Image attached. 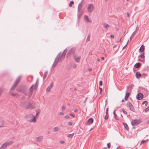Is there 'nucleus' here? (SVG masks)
I'll use <instances>...</instances> for the list:
<instances>
[{"label": "nucleus", "instance_id": "nucleus-24", "mask_svg": "<svg viewBox=\"0 0 149 149\" xmlns=\"http://www.w3.org/2000/svg\"><path fill=\"white\" fill-rule=\"evenodd\" d=\"M123 124L124 125L125 129L127 130H128L129 128L127 124L126 123H123Z\"/></svg>", "mask_w": 149, "mask_h": 149}, {"label": "nucleus", "instance_id": "nucleus-32", "mask_svg": "<svg viewBox=\"0 0 149 149\" xmlns=\"http://www.w3.org/2000/svg\"><path fill=\"white\" fill-rule=\"evenodd\" d=\"M137 31V30L136 29V30L131 35V36L132 37H133L136 34Z\"/></svg>", "mask_w": 149, "mask_h": 149}, {"label": "nucleus", "instance_id": "nucleus-29", "mask_svg": "<svg viewBox=\"0 0 149 149\" xmlns=\"http://www.w3.org/2000/svg\"><path fill=\"white\" fill-rule=\"evenodd\" d=\"M3 121L2 120H0V127L3 126Z\"/></svg>", "mask_w": 149, "mask_h": 149}, {"label": "nucleus", "instance_id": "nucleus-63", "mask_svg": "<svg viewBox=\"0 0 149 149\" xmlns=\"http://www.w3.org/2000/svg\"><path fill=\"white\" fill-rule=\"evenodd\" d=\"M102 149H107V147H104L102 148Z\"/></svg>", "mask_w": 149, "mask_h": 149}, {"label": "nucleus", "instance_id": "nucleus-37", "mask_svg": "<svg viewBox=\"0 0 149 149\" xmlns=\"http://www.w3.org/2000/svg\"><path fill=\"white\" fill-rule=\"evenodd\" d=\"M33 115L32 114H29L26 115V117L27 118L29 117H33Z\"/></svg>", "mask_w": 149, "mask_h": 149}, {"label": "nucleus", "instance_id": "nucleus-36", "mask_svg": "<svg viewBox=\"0 0 149 149\" xmlns=\"http://www.w3.org/2000/svg\"><path fill=\"white\" fill-rule=\"evenodd\" d=\"M90 40V36L89 35H88L87 38L86 39V41H88Z\"/></svg>", "mask_w": 149, "mask_h": 149}, {"label": "nucleus", "instance_id": "nucleus-4", "mask_svg": "<svg viewBox=\"0 0 149 149\" xmlns=\"http://www.w3.org/2000/svg\"><path fill=\"white\" fill-rule=\"evenodd\" d=\"M21 78L22 77L21 76H19L18 77L11 88L10 90H13L15 89L18 83L20 82Z\"/></svg>", "mask_w": 149, "mask_h": 149}, {"label": "nucleus", "instance_id": "nucleus-5", "mask_svg": "<svg viewBox=\"0 0 149 149\" xmlns=\"http://www.w3.org/2000/svg\"><path fill=\"white\" fill-rule=\"evenodd\" d=\"M35 107L34 105L32 102H29L27 105L25 106V108L26 109H32Z\"/></svg>", "mask_w": 149, "mask_h": 149}, {"label": "nucleus", "instance_id": "nucleus-18", "mask_svg": "<svg viewBox=\"0 0 149 149\" xmlns=\"http://www.w3.org/2000/svg\"><path fill=\"white\" fill-rule=\"evenodd\" d=\"M102 24L104 26V28L107 29H108L109 27H110V26L107 24L104 23H103Z\"/></svg>", "mask_w": 149, "mask_h": 149}, {"label": "nucleus", "instance_id": "nucleus-20", "mask_svg": "<svg viewBox=\"0 0 149 149\" xmlns=\"http://www.w3.org/2000/svg\"><path fill=\"white\" fill-rule=\"evenodd\" d=\"M43 139V137L42 136H39L37 138L36 140L38 142H40Z\"/></svg>", "mask_w": 149, "mask_h": 149}, {"label": "nucleus", "instance_id": "nucleus-61", "mask_svg": "<svg viewBox=\"0 0 149 149\" xmlns=\"http://www.w3.org/2000/svg\"><path fill=\"white\" fill-rule=\"evenodd\" d=\"M39 112H38V113H37L36 114V116H38V113H39Z\"/></svg>", "mask_w": 149, "mask_h": 149}, {"label": "nucleus", "instance_id": "nucleus-57", "mask_svg": "<svg viewBox=\"0 0 149 149\" xmlns=\"http://www.w3.org/2000/svg\"><path fill=\"white\" fill-rule=\"evenodd\" d=\"M133 38V37H132L131 36L130 37V41L132 39V38Z\"/></svg>", "mask_w": 149, "mask_h": 149}, {"label": "nucleus", "instance_id": "nucleus-17", "mask_svg": "<svg viewBox=\"0 0 149 149\" xmlns=\"http://www.w3.org/2000/svg\"><path fill=\"white\" fill-rule=\"evenodd\" d=\"M27 120L29 121L30 122H33L34 123L36 121V116H34L33 118L31 120H28L27 119Z\"/></svg>", "mask_w": 149, "mask_h": 149}, {"label": "nucleus", "instance_id": "nucleus-51", "mask_svg": "<svg viewBox=\"0 0 149 149\" xmlns=\"http://www.w3.org/2000/svg\"><path fill=\"white\" fill-rule=\"evenodd\" d=\"M128 41H129V40H128L127 42V44H126V45H125L124 46V47H123V49L125 48L126 47V46H127V44H128Z\"/></svg>", "mask_w": 149, "mask_h": 149}, {"label": "nucleus", "instance_id": "nucleus-31", "mask_svg": "<svg viewBox=\"0 0 149 149\" xmlns=\"http://www.w3.org/2000/svg\"><path fill=\"white\" fill-rule=\"evenodd\" d=\"M74 135V134H73V133L69 134L68 136V137L69 138H71L73 137Z\"/></svg>", "mask_w": 149, "mask_h": 149}, {"label": "nucleus", "instance_id": "nucleus-54", "mask_svg": "<svg viewBox=\"0 0 149 149\" xmlns=\"http://www.w3.org/2000/svg\"><path fill=\"white\" fill-rule=\"evenodd\" d=\"M74 111L75 112V113H77V112L78 111V109H75L74 110Z\"/></svg>", "mask_w": 149, "mask_h": 149}, {"label": "nucleus", "instance_id": "nucleus-9", "mask_svg": "<svg viewBox=\"0 0 149 149\" xmlns=\"http://www.w3.org/2000/svg\"><path fill=\"white\" fill-rule=\"evenodd\" d=\"M73 56L74 59L76 62L78 63L79 62L81 58V56H77L76 54H74Z\"/></svg>", "mask_w": 149, "mask_h": 149}, {"label": "nucleus", "instance_id": "nucleus-23", "mask_svg": "<svg viewBox=\"0 0 149 149\" xmlns=\"http://www.w3.org/2000/svg\"><path fill=\"white\" fill-rule=\"evenodd\" d=\"M115 110L113 112L114 116V118L117 120H119V118H118V117L117 116V115L115 113Z\"/></svg>", "mask_w": 149, "mask_h": 149}, {"label": "nucleus", "instance_id": "nucleus-52", "mask_svg": "<svg viewBox=\"0 0 149 149\" xmlns=\"http://www.w3.org/2000/svg\"><path fill=\"white\" fill-rule=\"evenodd\" d=\"M61 109L63 111L65 110V108L63 106H62Z\"/></svg>", "mask_w": 149, "mask_h": 149}, {"label": "nucleus", "instance_id": "nucleus-8", "mask_svg": "<svg viewBox=\"0 0 149 149\" xmlns=\"http://www.w3.org/2000/svg\"><path fill=\"white\" fill-rule=\"evenodd\" d=\"M75 48L74 47L72 48L68 52L67 56H69L72 54H73L75 52Z\"/></svg>", "mask_w": 149, "mask_h": 149}, {"label": "nucleus", "instance_id": "nucleus-15", "mask_svg": "<svg viewBox=\"0 0 149 149\" xmlns=\"http://www.w3.org/2000/svg\"><path fill=\"white\" fill-rule=\"evenodd\" d=\"M135 75L136 78L139 79L141 77V75L140 72L138 71L136 72Z\"/></svg>", "mask_w": 149, "mask_h": 149}, {"label": "nucleus", "instance_id": "nucleus-42", "mask_svg": "<svg viewBox=\"0 0 149 149\" xmlns=\"http://www.w3.org/2000/svg\"><path fill=\"white\" fill-rule=\"evenodd\" d=\"M11 94L13 96H15L16 95H17V94L14 93H11Z\"/></svg>", "mask_w": 149, "mask_h": 149}, {"label": "nucleus", "instance_id": "nucleus-1", "mask_svg": "<svg viewBox=\"0 0 149 149\" xmlns=\"http://www.w3.org/2000/svg\"><path fill=\"white\" fill-rule=\"evenodd\" d=\"M67 51V50L65 49L63 51L62 54H61V52H60L57 55L52 65V67L53 68H54L56 66L59 60H60L61 62L62 60H64Z\"/></svg>", "mask_w": 149, "mask_h": 149}, {"label": "nucleus", "instance_id": "nucleus-14", "mask_svg": "<svg viewBox=\"0 0 149 149\" xmlns=\"http://www.w3.org/2000/svg\"><path fill=\"white\" fill-rule=\"evenodd\" d=\"M84 18L86 22H91V19L88 18L87 16L84 15Z\"/></svg>", "mask_w": 149, "mask_h": 149}, {"label": "nucleus", "instance_id": "nucleus-48", "mask_svg": "<svg viewBox=\"0 0 149 149\" xmlns=\"http://www.w3.org/2000/svg\"><path fill=\"white\" fill-rule=\"evenodd\" d=\"M102 81H100L99 82V85L100 86H101L102 85Z\"/></svg>", "mask_w": 149, "mask_h": 149}, {"label": "nucleus", "instance_id": "nucleus-13", "mask_svg": "<svg viewBox=\"0 0 149 149\" xmlns=\"http://www.w3.org/2000/svg\"><path fill=\"white\" fill-rule=\"evenodd\" d=\"M93 119L92 118H89L86 123V124L87 125H89L92 124L93 122Z\"/></svg>", "mask_w": 149, "mask_h": 149}, {"label": "nucleus", "instance_id": "nucleus-45", "mask_svg": "<svg viewBox=\"0 0 149 149\" xmlns=\"http://www.w3.org/2000/svg\"><path fill=\"white\" fill-rule=\"evenodd\" d=\"M59 143L61 144H63L65 143V141H60Z\"/></svg>", "mask_w": 149, "mask_h": 149}, {"label": "nucleus", "instance_id": "nucleus-22", "mask_svg": "<svg viewBox=\"0 0 149 149\" xmlns=\"http://www.w3.org/2000/svg\"><path fill=\"white\" fill-rule=\"evenodd\" d=\"M144 49H145L143 45H142L141 46L140 48L139 49V51L141 52H144Z\"/></svg>", "mask_w": 149, "mask_h": 149}, {"label": "nucleus", "instance_id": "nucleus-28", "mask_svg": "<svg viewBox=\"0 0 149 149\" xmlns=\"http://www.w3.org/2000/svg\"><path fill=\"white\" fill-rule=\"evenodd\" d=\"M109 113H106V115L104 116V119L105 120H107L109 118Z\"/></svg>", "mask_w": 149, "mask_h": 149}, {"label": "nucleus", "instance_id": "nucleus-41", "mask_svg": "<svg viewBox=\"0 0 149 149\" xmlns=\"http://www.w3.org/2000/svg\"><path fill=\"white\" fill-rule=\"evenodd\" d=\"M107 146L109 148H110L111 147V145L110 143L107 144Z\"/></svg>", "mask_w": 149, "mask_h": 149}, {"label": "nucleus", "instance_id": "nucleus-38", "mask_svg": "<svg viewBox=\"0 0 149 149\" xmlns=\"http://www.w3.org/2000/svg\"><path fill=\"white\" fill-rule=\"evenodd\" d=\"M147 141L146 140H142L141 143V144H144Z\"/></svg>", "mask_w": 149, "mask_h": 149}, {"label": "nucleus", "instance_id": "nucleus-43", "mask_svg": "<svg viewBox=\"0 0 149 149\" xmlns=\"http://www.w3.org/2000/svg\"><path fill=\"white\" fill-rule=\"evenodd\" d=\"M72 122H70L68 124V125L70 126L72 125Z\"/></svg>", "mask_w": 149, "mask_h": 149}, {"label": "nucleus", "instance_id": "nucleus-58", "mask_svg": "<svg viewBox=\"0 0 149 149\" xmlns=\"http://www.w3.org/2000/svg\"><path fill=\"white\" fill-rule=\"evenodd\" d=\"M127 17H129V14L128 13H127Z\"/></svg>", "mask_w": 149, "mask_h": 149}, {"label": "nucleus", "instance_id": "nucleus-35", "mask_svg": "<svg viewBox=\"0 0 149 149\" xmlns=\"http://www.w3.org/2000/svg\"><path fill=\"white\" fill-rule=\"evenodd\" d=\"M74 4V2L73 1H71L69 4V6L71 7L72 5Z\"/></svg>", "mask_w": 149, "mask_h": 149}, {"label": "nucleus", "instance_id": "nucleus-40", "mask_svg": "<svg viewBox=\"0 0 149 149\" xmlns=\"http://www.w3.org/2000/svg\"><path fill=\"white\" fill-rule=\"evenodd\" d=\"M122 111L125 114H127V112L125 111V110H124V109H122Z\"/></svg>", "mask_w": 149, "mask_h": 149}, {"label": "nucleus", "instance_id": "nucleus-16", "mask_svg": "<svg viewBox=\"0 0 149 149\" xmlns=\"http://www.w3.org/2000/svg\"><path fill=\"white\" fill-rule=\"evenodd\" d=\"M82 8V4L81 2L78 5V11L79 12H81V10Z\"/></svg>", "mask_w": 149, "mask_h": 149}, {"label": "nucleus", "instance_id": "nucleus-12", "mask_svg": "<svg viewBox=\"0 0 149 149\" xmlns=\"http://www.w3.org/2000/svg\"><path fill=\"white\" fill-rule=\"evenodd\" d=\"M53 85L54 83L53 82H52L51 83L49 86H48L46 90L47 92H49L50 91L51 88L53 87Z\"/></svg>", "mask_w": 149, "mask_h": 149}, {"label": "nucleus", "instance_id": "nucleus-50", "mask_svg": "<svg viewBox=\"0 0 149 149\" xmlns=\"http://www.w3.org/2000/svg\"><path fill=\"white\" fill-rule=\"evenodd\" d=\"M70 117L68 115H67V116H65V118H69Z\"/></svg>", "mask_w": 149, "mask_h": 149}, {"label": "nucleus", "instance_id": "nucleus-21", "mask_svg": "<svg viewBox=\"0 0 149 149\" xmlns=\"http://www.w3.org/2000/svg\"><path fill=\"white\" fill-rule=\"evenodd\" d=\"M141 65V64L140 63H136L134 65L135 68H138Z\"/></svg>", "mask_w": 149, "mask_h": 149}, {"label": "nucleus", "instance_id": "nucleus-56", "mask_svg": "<svg viewBox=\"0 0 149 149\" xmlns=\"http://www.w3.org/2000/svg\"><path fill=\"white\" fill-rule=\"evenodd\" d=\"M60 114L61 115H63L64 114V113L62 112H61L60 113Z\"/></svg>", "mask_w": 149, "mask_h": 149}, {"label": "nucleus", "instance_id": "nucleus-25", "mask_svg": "<svg viewBox=\"0 0 149 149\" xmlns=\"http://www.w3.org/2000/svg\"><path fill=\"white\" fill-rule=\"evenodd\" d=\"M59 128L58 127H54L53 130V131L54 132L58 131L59 130Z\"/></svg>", "mask_w": 149, "mask_h": 149}, {"label": "nucleus", "instance_id": "nucleus-27", "mask_svg": "<svg viewBox=\"0 0 149 149\" xmlns=\"http://www.w3.org/2000/svg\"><path fill=\"white\" fill-rule=\"evenodd\" d=\"M47 73H48L47 71H46L45 72L43 76V79H45L46 78V77L47 75Z\"/></svg>", "mask_w": 149, "mask_h": 149}, {"label": "nucleus", "instance_id": "nucleus-60", "mask_svg": "<svg viewBox=\"0 0 149 149\" xmlns=\"http://www.w3.org/2000/svg\"><path fill=\"white\" fill-rule=\"evenodd\" d=\"M101 59H102V60H104V57H101Z\"/></svg>", "mask_w": 149, "mask_h": 149}, {"label": "nucleus", "instance_id": "nucleus-34", "mask_svg": "<svg viewBox=\"0 0 149 149\" xmlns=\"http://www.w3.org/2000/svg\"><path fill=\"white\" fill-rule=\"evenodd\" d=\"M145 104L146 106H147L148 104V102L147 101H145L143 102L142 104Z\"/></svg>", "mask_w": 149, "mask_h": 149}, {"label": "nucleus", "instance_id": "nucleus-2", "mask_svg": "<svg viewBox=\"0 0 149 149\" xmlns=\"http://www.w3.org/2000/svg\"><path fill=\"white\" fill-rule=\"evenodd\" d=\"M39 82L38 79H37L35 84L32 85L29 89V91H30L29 93L28 94V96L29 98L31 97L33 92V91L34 89V90H36L38 88Z\"/></svg>", "mask_w": 149, "mask_h": 149}, {"label": "nucleus", "instance_id": "nucleus-19", "mask_svg": "<svg viewBox=\"0 0 149 149\" xmlns=\"http://www.w3.org/2000/svg\"><path fill=\"white\" fill-rule=\"evenodd\" d=\"M129 95L130 93L129 92H127L126 93L124 98L125 100L126 101L128 100Z\"/></svg>", "mask_w": 149, "mask_h": 149}, {"label": "nucleus", "instance_id": "nucleus-59", "mask_svg": "<svg viewBox=\"0 0 149 149\" xmlns=\"http://www.w3.org/2000/svg\"><path fill=\"white\" fill-rule=\"evenodd\" d=\"M100 59L99 58H97V61H100Z\"/></svg>", "mask_w": 149, "mask_h": 149}, {"label": "nucleus", "instance_id": "nucleus-46", "mask_svg": "<svg viewBox=\"0 0 149 149\" xmlns=\"http://www.w3.org/2000/svg\"><path fill=\"white\" fill-rule=\"evenodd\" d=\"M77 65L76 64H74L73 67L74 69H75L77 68Z\"/></svg>", "mask_w": 149, "mask_h": 149}, {"label": "nucleus", "instance_id": "nucleus-7", "mask_svg": "<svg viewBox=\"0 0 149 149\" xmlns=\"http://www.w3.org/2000/svg\"><path fill=\"white\" fill-rule=\"evenodd\" d=\"M87 8L88 12L91 13L95 9V7L93 4L90 3L88 4Z\"/></svg>", "mask_w": 149, "mask_h": 149}, {"label": "nucleus", "instance_id": "nucleus-55", "mask_svg": "<svg viewBox=\"0 0 149 149\" xmlns=\"http://www.w3.org/2000/svg\"><path fill=\"white\" fill-rule=\"evenodd\" d=\"M110 37L111 38H113L114 37V36L113 35H111L110 36Z\"/></svg>", "mask_w": 149, "mask_h": 149}, {"label": "nucleus", "instance_id": "nucleus-53", "mask_svg": "<svg viewBox=\"0 0 149 149\" xmlns=\"http://www.w3.org/2000/svg\"><path fill=\"white\" fill-rule=\"evenodd\" d=\"M3 92V90L2 89H0V95Z\"/></svg>", "mask_w": 149, "mask_h": 149}, {"label": "nucleus", "instance_id": "nucleus-30", "mask_svg": "<svg viewBox=\"0 0 149 149\" xmlns=\"http://www.w3.org/2000/svg\"><path fill=\"white\" fill-rule=\"evenodd\" d=\"M22 86H20L19 88L17 89V90L19 92H22Z\"/></svg>", "mask_w": 149, "mask_h": 149}, {"label": "nucleus", "instance_id": "nucleus-3", "mask_svg": "<svg viewBox=\"0 0 149 149\" xmlns=\"http://www.w3.org/2000/svg\"><path fill=\"white\" fill-rule=\"evenodd\" d=\"M14 142L12 140L6 142L2 145L0 149H5L7 146L11 145Z\"/></svg>", "mask_w": 149, "mask_h": 149}, {"label": "nucleus", "instance_id": "nucleus-6", "mask_svg": "<svg viewBox=\"0 0 149 149\" xmlns=\"http://www.w3.org/2000/svg\"><path fill=\"white\" fill-rule=\"evenodd\" d=\"M141 121L140 119H134L131 121V124L133 126H135L140 123Z\"/></svg>", "mask_w": 149, "mask_h": 149}, {"label": "nucleus", "instance_id": "nucleus-10", "mask_svg": "<svg viewBox=\"0 0 149 149\" xmlns=\"http://www.w3.org/2000/svg\"><path fill=\"white\" fill-rule=\"evenodd\" d=\"M127 105L128 106L129 108H130V110L133 111H135V109L134 107H133L132 104L130 103L129 102H128L127 103Z\"/></svg>", "mask_w": 149, "mask_h": 149}, {"label": "nucleus", "instance_id": "nucleus-11", "mask_svg": "<svg viewBox=\"0 0 149 149\" xmlns=\"http://www.w3.org/2000/svg\"><path fill=\"white\" fill-rule=\"evenodd\" d=\"M143 95L141 93L138 94L136 95V98L138 100L142 99L143 97Z\"/></svg>", "mask_w": 149, "mask_h": 149}, {"label": "nucleus", "instance_id": "nucleus-39", "mask_svg": "<svg viewBox=\"0 0 149 149\" xmlns=\"http://www.w3.org/2000/svg\"><path fill=\"white\" fill-rule=\"evenodd\" d=\"M149 110V107H148L147 108L145 109H144V111L145 112H147Z\"/></svg>", "mask_w": 149, "mask_h": 149}, {"label": "nucleus", "instance_id": "nucleus-33", "mask_svg": "<svg viewBox=\"0 0 149 149\" xmlns=\"http://www.w3.org/2000/svg\"><path fill=\"white\" fill-rule=\"evenodd\" d=\"M139 56H140L142 58H144L145 56H144V53H143L142 54H140Z\"/></svg>", "mask_w": 149, "mask_h": 149}, {"label": "nucleus", "instance_id": "nucleus-62", "mask_svg": "<svg viewBox=\"0 0 149 149\" xmlns=\"http://www.w3.org/2000/svg\"><path fill=\"white\" fill-rule=\"evenodd\" d=\"M117 47V46L116 45H115L113 46V48H115L116 47Z\"/></svg>", "mask_w": 149, "mask_h": 149}, {"label": "nucleus", "instance_id": "nucleus-64", "mask_svg": "<svg viewBox=\"0 0 149 149\" xmlns=\"http://www.w3.org/2000/svg\"><path fill=\"white\" fill-rule=\"evenodd\" d=\"M89 71H91L92 70V69H91V68H89Z\"/></svg>", "mask_w": 149, "mask_h": 149}, {"label": "nucleus", "instance_id": "nucleus-44", "mask_svg": "<svg viewBox=\"0 0 149 149\" xmlns=\"http://www.w3.org/2000/svg\"><path fill=\"white\" fill-rule=\"evenodd\" d=\"M99 89L100 91V93L101 94L102 92V88L99 87Z\"/></svg>", "mask_w": 149, "mask_h": 149}, {"label": "nucleus", "instance_id": "nucleus-47", "mask_svg": "<svg viewBox=\"0 0 149 149\" xmlns=\"http://www.w3.org/2000/svg\"><path fill=\"white\" fill-rule=\"evenodd\" d=\"M70 115L72 117H74V116H75L74 115V114H72V113H70Z\"/></svg>", "mask_w": 149, "mask_h": 149}, {"label": "nucleus", "instance_id": "nucleus-26", "mask_svg": "<svg viewBox=\"0 0 149 149\" xmlns=\"http://www.w3.org/2000/svg\"><path fill=\"white\" fill-rule=\"evenodd\" d=\"M26 102H23L21 103L20 104V105L21 106H22L23 107H24L25 108V107L26 105Z\"/></svg>", "mask_w": 149, "mask_h": 149}, {"label": "nucleus", "instance_id": "nucleus-49", "mask_svg": "<svg viewBox=\"0 0 149 149\" xmlns=\"http://www.w3.org/2000/svg\"><path fill=\"white\" fill-rule=\"evenodd\" d=\"M109 108H107L106 109V113H108Z\"/></svg>", "mask_w": 149, "mask_h": 149}]
</instances>
